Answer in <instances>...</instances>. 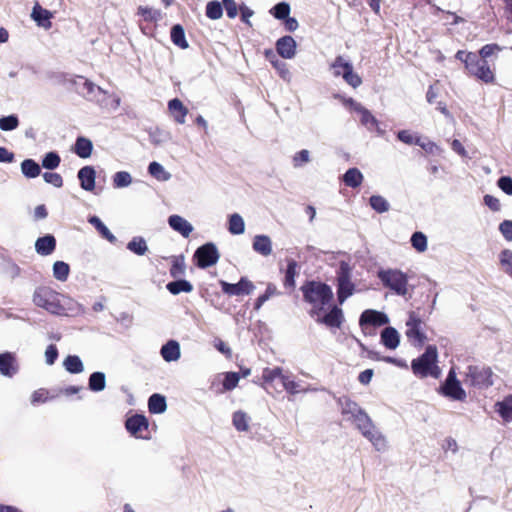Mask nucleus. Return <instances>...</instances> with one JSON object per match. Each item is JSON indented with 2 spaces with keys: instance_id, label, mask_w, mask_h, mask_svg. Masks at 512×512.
Wrapping results in <instances>:
<instances>
[{
  "instance_id": "obj_1",
  "label": "nucleus",
  "mask_w": 512,
  "mask_h": 512,
  "mask_svg": "<svg viewBox=\"0 0 512 512\" xmlns=\"http://www.w3.org/2000/svg\"><path fill=\"white\" fill-rule=\"evenodd\" d=\"M76 93L89 102H93L101 109L106 111H115L120 105V98L108 91L102 89L89 79L83 76H74L69 80Z\"/></svg>"
},
{
  "instance_id": "obj_2",
  "label": "nucleus",
  "mask_w": 512,
  "mask_h": 512,
  "mask_svg": "<svg viewBox=\"0 0 512 512\" xmlns=\"http://www.w3.org/2000/svg\"><path fill=\"white\" fill-rule=\"evenodd\" d=\"M304 300L312 305L309 314L315 317V314L323 312L324 307L333 299L331 287L325 283L317 281H308L302 287Z\"/></svg>"
},
{
  "instance_id": "obj_3",
  "label": "nucleus",
  "mask_w": 512,
  "mask_h": 512,
  "mask_svg": "<svg viewBox=\"0 0 512 512\" xmlns=\"http://www.w3.org/2000/svg\"><path fill=\"white\" fill-rule=\"evenodd\" d=\"M377 277L385 288H388L398 296H405L409 291L408 276L399 269H379Z\"/></svg>"
},
{
  "instance_id": "obj_4",
  "label": "nucleus",
  "mask_w": 512,
  "mask_h": 512,
  "mask_svg": "<svg viewBox=\"0 0 512 512\" xmlns=\"http://www.w3.org/2000/svg\"><path fill=\"white\" fill-rule=\"evenodd\" d=\"M437 357L438 352L436 346H427L425 352L420 357L412 361L411 368L413 373L420 377H427L430 375L437 378L440 374L439 368L436 365Z\"/></svg>"
},
{
  "instance_id": "obj_5",
  "label": "nucleus",
  "mask_w": 512,
  "mask_h": 512,
  "mask_svg": "<svg viewBox=\"0 0 512 512\" xmlns=\"http://www.w3.org/2000/svg\"><path fill=\"white\" fill-rule=\"evenodd\" d=\"M465 71L469 76L486 84L494 83L495 81L494 68L491 67L487 60L480 58L477 53L469 57Z\"/></svg>"
},
{
  "instance_id": "obj_6",
  "label": "nucleus",
  "mask_w": 512,
  "mask_h": 512,
  "mask_svg": "<svg viewBox=\"0 0 512 512\" xmlns=\"http://www.w3.org/2000/svg\"><path fill=\"white\" fill-rule=\"evenodd\" d=\"M330 70L334 77H342L354 89L362 84V78L354 72L352 63L341 55L337 56L330 64Z\"/></svg>"
},
{
  "instance_id": "obj_7",
  "label": "nucleus",
  "mask_w": 512,
  "mask_h": 512,
  "mask_svg": "<svg viewBox=\"0 0 512 512\" xmlns=\"http://www.w3.org/2000/svg\"><path fill=\"white\" fill-rule=\"evenodd\" d=\"M33 303L55 315H60L63 311L58 294L48 287H38L34 291Z\"/></svg>"
},
{
  "instance_id": "obj_8",
  "label": "nucleus",
  "mask_w": 512,
  "mask_h": 512,
  "mask_svg": "<svg viewBox=\"0 0 512 512\" xmlns=\"http://www.w3.org/2000/svg\"><path fill=\"white\" fill-rule=\"evenodd\" d=\"M355 285L351 281V267L347 262H340L337 271V297L342 305L347 298L353 295Z\"/></svg>"
},
{
  "instance_id": "obj_9",
  "label": "nucleus",
  "mask_w": 512,
  "mask_h": 512,
  "mask_svg": "<svg viewBox=\"0 0 512 512\" xmlns=\"http://www.w3.org/2000/svg\"><path fill=\"white\" fill-rule=\"evenodd\" d=\"M405 335L412 345L418 347H421L427 339L423 331V322L414 312L409 314Z\"/></svg>"
},
{
  "instance_id": "obj_10",
  "label": "nucleus",
  "mask_w": 512,
  "mask_h": 512,
  "mask_svg": "<svg viewBox=\"0 0 512 512\" xmlns=\"http://www.w3.org/2000/svg\"><path fill=\"white\" fill-rule=\"evenodd\" d=\"M465 382L478 388H487L493 384L492 371L487 367L469 366Z\"/></svg>"
},
{
  "instance_id": "obj_11",
  "label": "nucleus",
  "mask_w": 512,
  "mask_h": 512,
  "mask_svg": "<svg viewBox=\"0 0 512 512\" xmlns=\"http://www.w3.org/2000/svg\"><path fill=\"white\" fill-rule=\"evenodd\" d=\"M441 391L444 396L452 400L464 401L466 399V392L457 380L453 369L449 371L445 383L441 386Z\"/></svg>"
},
{
  "instance_id": "obj_12",
  "label": "nucleus",
  "mask_w": 512,
  "mask_h": 512,
  "mask_svg": "<svg viewBox=\"0 0 512 512\" xmlns=\"http://www.w3.org/2000/svg\"><path fill=\"white\" fill-rule=\"evenodd\" d=\"M195 257L200 268H207L216 264L220 255L215 244L206 243L196 250Z\"/></svg>"
},
{
  "instance_id": "obj_13",
  "label": "nucleus",
  "mask_w": 512,
  "mask_h": 512,
  "mask_svg": "<svg viewBox=\"0 0 512 512\" xmlns=\"http://www.w3.org/2000/svg\"><path fill=\"white\" fill-rule=\"evenodd\" d=\"M389 323V317L387 314L374 309H367L362 312L359 318V325L363 331L368 326L380 327Z\"/></svg>"
},
{
  "instance_id": "obj_14",
  "label": "nucleus",
  "mask_w": 512,
  "mask_h": 512,
  "mask_svg": "<svg viewBox=\"0 0 512 512\" xmlns=\"http://www.w3.org/2000/svg\"><path fill=\"white\" fill-rule=\"evenodd\" d=\"M220 285L222 291L229 296L249 295L255 289L254 284L246 277H242L239 282L235 284L221 281Z\"/></svg>"
},
{
  "instance_id": "obj_15",
  "label": "nucleus",
  "mask_w": 512,
  "mask_h": 512,
  "mask_svg": "<svg viewBox=\"0 0 512 512\" xmlns=\"http://www.w3.org/2000/svg\"><path fill=\"white\" fill-rule=\"evenodd\" d=\"M317 323L324 324L329 328H340L344 321V315L341 308L333 306L328 313L322 315V312L313 317Z\"/></svg>"
},
{
  "instance_id": "obj_16",
  "label": "nucleus",
  "mask_w": 512,
  "mask_h": 512,
  "mask_svg": "<svg viewBox=\"0 0 512 512\" xmlns=\"http://www.w3.org/2000/svg\"><path fill=\"white\" fill-rule=\"evenodd\" d=\"M130 435L145 440L151 438L149 422L145 416L139 414L130 416Z\"/></svg>"
},
{
  "instance_id": "obj_17",
  "label": "nucleus",
  "mask_w": 512,
  "mask_h": 512,
  "mask_svg": "<svg viewBox=\"0 0 512 512\" xmlns=\"http://www.w3.org/2000/svg\"><path fill=\"white\" fill-rule=\"evenodd\" d=\"M339 404L342 414L347 420L352 421L354 424L366 413L356 402L349 398H341Z\"/></svg>"
},
{
  "instance_id": "obj_18",
  "label": "nucleus",
  "mask_w": 512,
  "mask_h": 512,
  "mask_svg": "<svg viewBox=\"0 0 512 512\" xmlns=\"http://www.w3.org/2000/svg\"><path fill=\"white\" fill-rule=\"evenodd\" d=\"M19 367L16 355L12 352L0 353V374L12 378L18 373Z\"/></svg>"
},
{
  "instance_id": "obj_19",
  "label": "nucleus",
  "mask_w": 512,
  "mask_h": 512,
  "mask_svg": "<svg viewBox=\"0 0 512 512\" xmlns=\"http://www.w3.org/2000/svg\"><path fill=\"white\" fill-rule=\"evenodd\" d=\"M77 178L83 190L92 192L95 189L96 170L93 166L82 167L77 173Z\"/></svg>"
},
{
  "instance_id": "obj_20",
  "label": "nucleus",
  "mask_w": 512,
  "mask_h": 512,
  "mask_svg": "<svg viewBox=\"0 0 512 512\" xmlns=\"http://www.w3.org/2000/svg\"><path fill=\"white\" fill-rule=\"evenodd\" d=\"M296 41L291 36H283L276 42L277 53L284 59H292L296 54Z\"/></svg>"
},
{
  "instance_id": "obj_21",
  "label": "nucleus",
  "mask_w": 512,
  "mask_h": 512,
  "mask_svg": "<svg viewBox=\"0 0 512 512\" xmlns=\"http://www.w3.org/2000/svg\"><path fill=\"white\" fill-rule=\"evenodd\" d=\"M252 248L255 253L268 257L272 254V240L268 235L258 234L255 235L252 242Z\"/></svg>"
},
{
  "instance_id": "obj_22",
  "label": "nucleus",
  "mask_w": 512,
  "mask_h": 512,
  "mask_svg": "<svg viewBox=\"0 0 512 512\" xmlns=\"http://www.w3.org/2000/svg\"><path fill=\"white\" fill-rule=\"evenodd\" d=\"M363 437H365L378 452H384L388 448L386 437L376 426L366 431Z\"/></svg>"
},
{
  "instance_id": "obj_23",
  "label": "nucleus",
  "mask_w": 512,
  "mask_h": 512,
  "mask_svg": "<svg viewBox=\"0 0 512 512\" xmlns=\"http://www.w3.org/2000/svg\"><path fill=\"white\" fill-rule=\"evenodd\" d=\"M56 249V239L52 234L39 237L35 242V250L39 255L48 256Z\"/></svg>"
},
{
  "instance_id": "obj_24",
  "label": "nucleus",
  "mask_w": 512,
  "mask_h": 512,
  "mask_svg": "<svg viewBox=\"0 0 512 512\" xmlns=\"http://www.w3.org/2000/svg\"><path fill=\"white\" fill-rule=\"evenodd\" d=\"M169 226L183 237H188L193 231V226L185 218L179 215H171L168 218Z\"/></svg>"
},
{
  "instance_id": "obj_25",
  "label": "nucleus",
  "mask_w": 512,
  "mask_h": 512,
  "mask_svg": "<svg viewBox=\"0 0 512 512\" xmlns=\"http://www.w3.org/2000/svg\"><path fill=\"white\" fill-rule=\"evenodd\" d=\"M160 354L166 362H174L180 359V344L176 340H169L161 349Z\"/></svg>"
},
{
  "instance_id": "obj_26",
  "label": "nucleus",
  "mask_w": 512,
  "mask_h": 512,
  "mask_svg": "<svg viewBox=\"0 0 512 512\" xmlns=\"http://www.w3.org/2000/svg\"><path fill=\"white\" fill-rule=\"evenodd\" d=\"M381 343L390 350L399 346L400 334L394 327H386L381 332Z\"/></svg>"
},
{
  "instance_id": "obj_27",
  "label": "nucleus",
  "mask_w": 512,
  "mask_h": 512,
  "mask_svg": "<svg viewBox=\"0 0 512 512\" xmlns=\"http://www.w3.org/2000/svg\"><path fill=\"white\" fill-rule=\"evenodd\" d=\"M88 223L92 225L97 232L101 235L102 238L106 239L108 242L114 244L117 241V238L111 233L108 227L102 222V220L96 215H90L87 219Z\"/></svg>"
},
{
  "instance_id": "obj_28",
  "label": "nucleus",
  "mask_w": 512,
  "mask_h": 512,
  "mask_svg": "<svg viewBox=\"0 0 512 512\" xmlns=\"http://www.w3.org/2000/svg\"><path fill=\"white\" fill-rule=\"evenodd\" d=\"M265 55H266V58L269 59V61L271 62L272 66L276 69L279 76L284 81L289 82L291 80V73L288 68V65L285 62L277 59L275 54L271 50H267L265 52Z\"/></svg>"
},
{
  "instance_id": "obj_29",
  "label": "nucleus",
  "mask_w": 512,
  "mask_h": 512,
  "mask_svg": "<svg viewBox=\"0 0 512 512\" xmlns=\"http://www.w3.org/2000/svg\"><path fill=\"white\" fill-rule=\"evenodd\" d=\"M168 109L177 123H185V118L188 114V109L183 105V103L178 98H174L168 102Z\"/></svg>"
},
{
  "instance_id": "obj_30",
  "label": "nucleus",
  "mask_w": 512,
  "mask_h": 512,
  "mask_svg": "<svg viewBox=\"0 0 512 512\" xmlns=\"http://www.w3.org/2000/svg\"><path fill=\"white\" fill-rule=\"evenodd\" d=\"M106 388V375L104 372L95 371L88 378V389L94 393L102 392Z\"/></svg>"
},
{
  "instance_id": "obj_31",
  "label": "nucleus",
  "mask_w": 512,
  "mask_h": 512,
  "mask_svg": "<svg viewBox=\"0 0 512 512\" xmlns=\"http://www.w3.org/2000/svg\"><path fill=\"white\" fill-rule=\"evenodd\" d=\"M31 17L37 23L38 26L44 28L51 27L50 19L52 17V14L48 10L40 7L38 4L33 7Z\"/></svg>"
},
{
  "instance_id": "obj_32",
  "label": "nucleus",
  "mask_w": 512,
  "mask_h": 512,
  "mask_svg": "<svg viewBox=\"0 0 512 512\" xmlns=\"http://www.w3.org/2000/svg\"><path fill=\"white\" fill-rule=\"evenodd\" d=\"M93 150L92 141L85 137H78L75 142L74 152L80 158H88L91 156Z\"/></svg>"
},
{
  "instance_id": "obj_33",
  "label": "nucleus",
  "mask_w": 512,
  "mask_h": 512,
  "mask_svg": "<svg viewBox=\"0 0 512 512\" xmlns=\"http://www.w3.org/2000/svg\"><path fill=\"white\" fill-rule=\"evenodd\" d=\"M495 410L505 422H511L512 421V396H507L502 401L496 402Z\"/></svg>"
},
{
  "instance_id": "obj_34",
  "label": "nucleus",
  "mask_w": 512,
  "mask_h": 512,
  "mask_svg": "<svg viewBox=\"0 0 512 512\" xmlns=\"http://www.w3.org/2000/svg\"><path fill=\"white\" fill-rule=\"evenodd\" d=\"M148 408L152 414H162L167 409L166 398L158 393L152 394L148 400Z\"/></svg>"
},
{
  "instance_id": "obj_35",
  "label": "nucleus",
  "mask_w": 512,
  "mask_h": 512,
  "mask_svg": "<svg viewBox=\"0 0 512 512\" xmlns=\"http://www.w3.org/2000/svg\"><path fill=\"white\" fill-rule=\"evenodd\" d=\"M227 229L232 235H242L245 232V222L238 213H233L228 217Z\"/></svg>"
},
{
  "instance_id": "obj_36",
  "label": "nucleus",
  "mask_w": 512,
  "mask_h": 512,
  "mask_svg": "<svg viewBox=\"0 0 512 512\" xmlns=\"http://www.w3.org/2000/svg\"><path fill=\"white\" fill-rule=\"evenodd\" d=\"M21 172L29 179L36 178L41 173L40 165L34 159H25L21 162Z\"/></svg>"
},
{
  "instance_id": "obj_37",
  "label": "nucleus",
  "mask_w": 512,
  "mask_h": 512,
  "mask_svg": "<svg viewBox=\"0 0 512 512\" xmlns=\"http://www.w3.org/2000/svg\"><path fill=\"white\" fill-rule=\"evenodd\" d=\"M63 366L70 374H79L84 371L83 362L77 355H68L63 361Z\"/></svg>"
},
{
  "instance_id": "obj_38",
  "label": "nucleus",
  "mask_w": 512,
  "mask_h": 512,
  "mask_svg": "<svg viewBox=\"0 0 512 512\" xmlns=\"http://www.w3.org/2000/svg\"><path fill=\"white\" fill-rule=\"evenodd\" d=\"M166 288L171 294L178 295L182 292H184V293L192 292L193 285L185 279H179L176 281L169 282L166 285Z\"/></svg>"
},
{
  "instance_id": "obj_39",
  "label": "nucleus",
  "mask_w": 512,
  "mask_h": 512,
  "mask_svg": "<svg viewBox=\"0 0 512 512\" xmlns=\"http://www.w3.org/2000/svg\"><path fill=\"white\" fill-rule=\"evenodd\" d=\"M363 178V174L357 168H350L343 175L344 183L351 188H356L360 186L363 181Z\"/></svg>"
},
{
  "instance_id": "obj_40",
  "label": "nucleus",
  "mask_w": 512,
  "mask_h": 512,
  "mask_svg": "<svg viewBox=\"0 0 512 512\" xmlns=\"http://www.w3.org/2000/svg\"><path fill=\"white\" fill-rule=\"evenodd\" d=\"M148 171L158 181L165 182L171 179V174L158 162H151Z\"/></svg>"
},
{
  "instance_id": "obj_41",
  "label": "nucleus",
  "mask_w": 512,
  "mask_h": 512,
  "mask_svg": "<svg viewBox=\"0 0 512 512\" xmlns=\"http://www.w3.org/2000/svg\"><path fill=\"white\" fill-rule=\"evenodd\" d=\"M171 40L172 42L180 47L181 49L188 48V42L185 38V32L181 25H174L171 29Z\"/></svg>"
},
{
  "instance_id": "obj_42",
  "label": "nucleus",
  "mask_w": 512,
  "mask_h": 512,
  "mask_svg": "<svg viewBox=\"0 0 512 512\" xmlns=\"http://www.w3.org/2000/svg\"><path fill=\"white\" fill-rule=\"evenodd\" d=\"M70 273V266L64 261H56L53 264V276L58 281L64 282L67 280Z\"/></svg>"
},
{
  "instance_id": "obj_43",
  "label": "nucleus",
  "mask_w": 512,
  "mask_h": 512,
  "mask_svg": "<svg viewBox=\"0 0 512 512\" xmlns=\"http://www.w3.org/2000/svg\"><path fill=\"white\" fill-rule=\"evenodd\" d=\"M232 422L237 431H247L249 429V417L243 411L234 412Z\"/></svg>"
},
{
  "instance_id": "obj_44",
  "label": "nucleus",
  "mask_w": 512,
  "mask_h": 512,
  "mask_svg": "<svg viewBox=\"0 0 512 512\" xmlns=\"http://www.w3.org/2000/svg\"><path fill=\"white\" fill-rule=\"evenodd\" d=\"M61 162V158L56 151H50L46 153L42 158V167L47 170L56 169Z\"/></svg>"
},
{
  "instance_id": "obj_45",
  "label": "nucleus",
  "mask_w": 512,
  "mask_h": 512,
  "mask_svg": "<svg viewBox=\"0 0 512 512\" xmlns=\"http://www.w3.org/2000/svg\"><path fill=\"white\" fill-rule=\"evenodd\" d=\"M369 204L377 213H385L390 209L389 202L380 195L371 196L369 199Z\"/></svg>"
},
{
  "instance_id": "obj_46",
  "label": "nucleus",
  "mask_w": 512,
  "mask_h": 512,
  "mask_svg": "<svg viewBox=\"0 0 512 512\" xmlns=\"http://www.w3.org/2000/svg\"><path fill=\"white\" fill-rule=\"evenodd\" d=\"M311 161V153L307 149L296 152L292 157V165L294 168H302Z\"/></svg>"
},
{
  "instance_id": "obj_47",
  "label": "nucleus",
  "mask_w": 512,
  "mask_h": 512,
  "mask_svg": "<svg viewBox=\"0 0 512 512\" xmlns=\"http://www.w3.org/2000/svg\"><path fill=\"white\" fill-rule=\"evenodd\" d=\"M499 261L503 271L512 278V250H502L499 254Z\"/></svg>"
},
{
  "instance_id": "obj_48",
  "label": "nucleus",
  "mask_w": 512,
  "mask_h": 512,
  "mask_svg": "<svg viewBox=\"0 0 512 512\" xmlns=\"http://www.w3.org/2000/svg\"><path fill=\"white\" fill-rule=\"evenodd\" d=\"M411 245L412 247L422 253L427 250V237L422 232H414L411 236Z\"/></svg>"
},
{
  "instance_id": "obj_49",
  "label": "nucleus",
  "mask_w": 512,
  "mask_h": 512,
  "mask_svg": "<svg viewBox=\"0 0 512 512\" xmlns=\"http://www.w3.org/2000/svg\"><path fill=\"white\" fill-rule=\"evenodd\" d=\"M130 251L142 256L148 251L146 240L143 237L136 236L130 240Z\"/></svg>"
},
{
  "instance_id": "obj_50",
  "label": "nucleus",
  "mask_w": 512,
  "mask_h": 512,
  "mask_svg": "<svg viewBox=\"0 0 512 512\" xmlns=\"http://www.w3.org/2000/svg\"><path fill=\"white\" fill-rule=\"evenodd\" d=\"M19 126V118L16 114H10L0 118V129L2 131H13Z\"/></svg>"
},
{
  "instance_id": "obj_51",
  "label": "nucleus",
  "mask_w": 512,
  "mask_h": 512,
  "mask_svg": "<svg viewBox=\"0 0 512 512\" xmlns=\"http://www.w3.org/2000/svg\"><path fill=\"white\" fill-rule=\"evenodd\" d=\"M297 262L293 259L288 260L287 269L285 273V281L284 285L286 287H294L295 286V276L297 274Z\"/></svg>"
},
{
  "instance_id": "obj_52",
  "label": "nucleus",
  "mask_w": 512,
  "mask_h": 512,
  "mask_svg": "<svg viewBox=\"0 0 512 512\" xmlns=\"http://www.w3.org/2000/svg\"><path fill=\"white\" fill-rule=\"evenodd\" d=\"M223 7L218 1H210L206 6V16L209 19L217 20L222 17Z\"/></svg>"
},
{
  "instance_id": "obj_53",
  "label": "nucleus",
  "mask_w": 512,
  "mask_h": 512,
  "mask_svg": "<svg viewBox=\"0 0 512 512\" xmlns=\"http://www.w3.org/2000/svg\"><path fill=\"white\" fill-rule=\"evenodd\" d=\"M415 145L420 146L427 153L440 154L442 152V149L436 143L428 139L423 140L421 137L416 138Z\"/></svg>"
},
{
  "instance_id": "obj_54",
  "label": "nucleus",
  "mask_w": 512,
  "mask_h": 512,
  "mask_svg": "<svg viewBox=\"0 0 512 512\" xmlns=\"http://www.w3.org/2000/svg\"><path fill=\"white\" fill-rule=\"evenodd\" d=\"M271 14L279 20H284L290 14V5L286 2L276 4L271 10Z\"/></svg>"
},
{
  "instance_id": "obj_55",
  "label": "nucleus",
  "mask_w": 512,
  "mask_h": 512,
  "mask_svg": "<svg viewBox=\"0 0 512 512\" xmlns=\"http://www.w3.org/2000/svg\"><path fill=\"white\" fill-rule=\"evenodd\" d=\"M282 368H265L262 372V379L266 384H272L274 381L279 379L281 376Z\"/></svg>"
},
{
  "instance_id": "obj_56",
  "label": "nucleus",
  "mask_w": 512,
  "mask_h": 512,
  "mask_svg": "<svg viewBox=\"0 0 512 512\" xmlns=\"http://www.w3.org/2000/svg\"><path fill=\"white\" fill-rule=\"evenodd\" d=\"M360 115L361 123L367 127V129L371 130L373 126L378 125V120L372 115V113L363 107V109L358 113Z\"/></svg>"
},
{
  "instance_id": "obj_57",
  "label": "nucleus",
  "mask_w": 512,
  "mask_h": 512,
  "mask_svg": "<svg viewBox=\"0 0 512 512\" xmlns=\"http://www.w3.org/2000/svg\"><path fill=\"white\" fill-rule=\"evenodd\" d=\"M239 375L236 372H227L224 374L223 389L224 391L233 390L239 382Z\"/></svg>"
},
{
  "instance_id": "obj_58",
  "label": "nucleus",
  "mask_w": 512,
  "mask_h": 512,
  "mask_svg": "<svg viewBox=\"0 0 512 512\" xmlns=\"http://www.w3.org/2000/svg\"><path fill=\"white\" fill-rule=\"evenodd\" d=\"M355 426L360 431V433L364 435L366 431L371 430L376 425L373 423L369 415L365 413L363 416L360 417V419H358V421L355 423Z\"/></svg>"
},
{
  "instance_id": "obj_59",
  "label": "nucleus",
  "mask_w": 512,
  "mask_h": 512,
  "mask_svg": "<svg viewBox=\"0 0 512 512\" xmlns=\"http://www.w3.org/2000/svg\"><path fill=\"white\" fill-rule=\"evenodd\" d=\"M185 273V263L183 258H174L170 268V275L174 278L182 276Z\"/></svg>"
},
{
  "instance_id": "obj_60",
  "label": "nucleus",
  "mask_w": 512,
  "mask_h": 512,
  "mask_svg": "<svg viewBox=\"0 0 512 512\" xmlns=\"http://www.w3.org/2000/svg\"><path fill=\"white\" fill-rule=\"evenodd\" d=\"M43 179L46 183L53 185L56 188L63 186V178L60 174L55 172H45Z\"/></svg>"
},
{
  "instance_id": "obj_61",
  "label": "nucleus",
  "mask_w": 512,
  "mask_h": 512,
  "mask_svg": "<svg viewBox=\"0 0 512 512\" xmlns=\"http://www.w3.org/2000/svg\"><path fill=\"white\" fill-rule=\"evenodd\" d=\"M497 186L507 195L512 196V178L510 176H501L497 180Z\"/></svg>"
},
{
  "instance_id": "obj_62",
  "label": "nucleus",
  "mask_w": 512,
  "mask_h": 512,
  "mask_svg": "<svg viewBox=\"0 0 512 512\" xmlns=\"http://www.w3.org/2000/svg\"><path fill=\"white\" fill-rule=\"evenodd\" d=\"M501 48L499 45L497 44H486L484 45L480 50L479 52L477 53V55L482 58V59H485L487 60V58H489L492 54H494L496 51H500Z\"/></svg>"
},
{
  "instance_id": "obj_63",
  "label": "nucleus",
  "mask_w": 512,
  "mask_h": 512,
  "mask_svg": "<svg viewBox=\"0 0 512 512\" xmlns=\"http://www.w3.org/2000/svg\"><path fill=\"white\" fill-rule=\"evenodd\" d=\"M58 349L56 345L50 344L45 350V361L48 365H53L58 358Z\"/></svg>"
},
{
  "instance_id": "obj_64",
  "label": "nucleus",
  "mask_w": 512,
  "mask_h": 512,
  "mask_svg": "<svg viewBox=\"0 0 512 512\" xmlns=\"http://www.w3.org/2000/svg\"><path fill=\"white\" fill-rule=\"evenodd\" d=\"M499 231L507 241H512V220H504L501 222Z\"/></svg>"
}]
</instances>
